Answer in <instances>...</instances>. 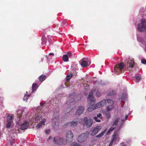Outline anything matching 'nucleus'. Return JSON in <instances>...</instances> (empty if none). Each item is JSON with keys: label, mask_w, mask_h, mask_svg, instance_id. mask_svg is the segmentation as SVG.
<instances>
[{"label": "nucleus", "mask_w": 146, "mask_h": 146, "mask_svg": "<svg viewBox=\"0 0 146 146\" xmlns=\"http://www.w3.org/2000/svg\"><path fill=\"white\" fill-rule=\"evenodd\" d=\"M69 123H67L64 125V127H70V125H69L67 124Z\"/></svg>", "instance_id": "nucleus-41"}, {"label": "nucleus", "mask_w": 146, "mask_h": 146, "mask_svg": "<svg viewBox=\"0 0 146 146\" xmlns=\"http://www.w3.org/2000/svg\"><path fill=\"white\" fill-rule=\"evenodd\" d=\"M141 62L143 64H146V60L145 59H142Z\"/></svg>", "instance_id": "nucleus-40"}, {"label": "nucleus", "mask_w": 146, "mask_h": 146, "mask_svg": "<svg viewBox=\"0 0 146 146\" xmlns=\"http://www.w3.org/2000/svg\"><path fill=\"white\" fill-rule=\"evenodd\" d=\"M114 130V128H110V129L107 131V134H108L111 131Z\"/></svg>", "instance_id": "nucleus-38"}, {"label": "nucleus", "mask_w": 146, "mask_h": 146, "mask_svg": "<svg viewBox=\"0 0 146 146\" xmlns=\"http://www.w3.org/2000/svg\"><path fill=\"white\" fill-rule=\"evenodd\" d=\"M84 111V107L82 106H80L76 111V115L79 116L83 113Z\"/></svg>", "instance_id": "nucleus-15"}, {"label": "nucleus", "mask_w": 146, "mask_h": 146, "mask_svg": "<svg viewBox=\"0 0 146 146\" xmlns=\"http://www.w3.org/2000/svg\"><path fill=\"white\" fill-rule=\"evenodd\" d=\"M119 67L117 66H115L114 68V72L117 74H119L120 73V71L122 70L123 67L125 66L121 62L119 63L118 65Z\"/></svg>", "instance_id": "nucleus-8"}, {"label": "nucleus", "mask_w": 146, "mask_h": 146, "mask_svg": "<svg viewBox=\"0 0 146 146\" xmlns=\"http://www.w3.org/2000/svg\"><path fill=\"white\" fill-rule=\"evenodd\" d=\"M94 119L97 122H100V119H99L97 117H94Z\"/></svg>", "instance_id": "nucleus-34"}, {"label": "nucleus", "mask_w": 146, "mask_h": 146, "mask_svg": "<svg viewBox=\"0 0 146 146\" xmlns=\"http://www.w3.org/2000/svg\"><path fill=\"white\" fill-rule=\"evenodd\" d=\"M41 106H43L44 104H41Z\"/></svg>", "instance_id": "nucleus-51"}, {"label": "nucleus", "mask_w": 146, "mask_h": 146, "mask_svg": "<svg viewBox=\"0 0 146 146\" xmlns=\"http://www.w3.org/2000/svg\"><path fill=\"white\" fill-rule=\"evenodd\" d=\"M52 139V137H51V136H50L49 138H48V140H47V141L48 142L49 141V140L50 139Z\"/></svg>", "instance_id": "nucleus-46"}, {"label": "nucleus", "mask_w": 146, "mask_h": 146, "mask_svg": "<svg viewBox=\"0 0 146 146\" xmlns=\"http://www.w3.org/2000/svg\"><path fill=\"white\" fill-rule=\"evenodd\" d=\"M121 146H126V145L124 144V143L123 142H122L121 143Z\"/></svg>", "instance_id": "nucleus-45"}, {"label": "nucleus", "mask_w": 146, "mask_h": 146, "mask_svg": "<svg viewBox=\"0 0 146 146\" xmlns=\"http://www.w3.org/2000/svg\"><path fill=\"white\" fill-rule=\"evenodd\" d=\"M120 119V117L117 118L115 120H114L112 126L113 127H114L115 125H117Z\"/></svg>", "instance_id": "nucleus-22"}, {"label": "nucleus", "mask_w": 146, "mask_h": 146, "mask_svg": "<svg viewBox=\"0 0 146 146\" xmlns=\"http://www.w3.org/2000/svg\"><path fill=\"white\" fill-rule=\"evenodd\" d=\"M85 59L86 60V58H83L81 60V65L82 67H86L89 66L91 62L90 60H88V59H87V61L84 60Z\"/></svg>", "instance_id": "nucleus-11"}, {"label": "nucleus", "mask_w": 146, "mask_h": 146, "mask_svg": "<svg viewBox=\"0 0 146 146\" xmlns=\"http://www.w3.org/2000/svg\"><path fill=\"white\" fill-rule=\"evenodd\" d=\"M10 130H12V131L11 132V133H13L15 134L19 133H21L20 131V130H21L22 131L25 130L27 128H8Z\"/></svg>", "instance_id": "nucleus-14"}, {"label": "nucleus", "mask_w": 146, "mask_h": 146, "mask_svg": "<svg viewBox=\"0 0 146 146\" xmlns=\"http://www.w3.org/2000/svg\"><path fill=\"white\" fill-rule=\"evenodd\" d=\"M13 136L15 137V135H14Z\"/></svg>", "instance_id": "nucleus-54"}, {"label": "nucleus", "mask_w": 146, "mask_h": 146, "mask_svg": "<svg viewBox=\"0 0 146 146\" xmlns=\"http://www.w3.org/2000/svg\"><path fill=\"white\" fill-rule=\"evenodd\" d=\"M66 136L67 140L69 141H71L74 137V134L70 131H67L66 133Z\"/></svg>", "instance_id": "nucleus-10"}, {"label": "nucleus", "mask_w": 146, "mask_h": 146, "mask_svg": "<svg viewBox=\"0 0 146 146\" xmlns=\"http://www.w3.org/2000/svg\"><path fill=\"white\" fill-rule=\"evenodd\" d=\"M59 114L58 112L54 113L52 117V126L54 127L59 126Z\"/></svg>", "instance_id": "nucleus-3"}, {"label": "nucleus", "mask_w": 146, "mask_h": 146, "mask_svg": "<svg viewBox=\"0 0 146 146\" xmlns=\"http://www.w3.org/2000/svg\"><path fill=\"white\" fill-rule=\"evenodd\" d=\"M88 102H90V103L91 104H90V106H89V107L88 109L87 110L88 111L90 112L98 108V107L97 106V105L96 104L94 105L93 104L94 102H91V101H89L88 100Z\"/></svg>", "instance_id": "nucleus-13"}, {"label": "nucleus", "mask_w": 146, "mask_h": 146, "mask_svg": "<svg viewBox=\"0 0 146 146\" xmlns=\"http://www.w3.org/2000/svg\"><path fill=\"white\" fill-rule=\"evenodd\" d=\"M145 52H146V48L145 49Z\"/></svg>", "instance_id": "nucleus-52"}, {"label": "nucleus", "mask_w": 146, "mask_h": 146, "mask_svg": "<svg viewBox=\"0 0 146 146\" xmlns=\"http://www.w3.org/2000/svg\"><path fill=\"white\" fill-rule=\"evenodd\" d=\"M72 74H70L69 75L67 76L66 78V80L67 81H68L70 79L72 78Z\"/></svg>", "instance_id": "nucleus-30"}, {"label": "nucleus", "mask_w": 146, "mask_h": 146, "mask_svg": "<svg viewBox=\"0 0 146 146\" xmlns=\"http://www.w3.org/2000/svg\"><path fill=\"white\" fill-rule=\"evenodd\" d=\"M97 117L99 118V119H102V115L101 113H99L97 115Z\"/></svg>", "instance_id": "nucleus-37"}, {"label": "nucleus", "mask_w": 146, "mask_h": 146, "mask_svg": "<svg viewBox=\"0 0 146 146\" xmlns=\"http://www.w3.org/2000/svg\"><path fill=\"white\" fill-rule=\"evenodd\" d=\"M30 95H25L23 98V100L24 101H25L27 100V99L29 97Z\"/></svg>", "instance_id": "nucleus-31"}, {"label": "nucleus", "mask_w": 146, "mask_h": 146, "mask_svg": "<svg viewBox=\"0 0 146 146\" xmlns=\"http://www.w3.org/2000/svg\"><path fill=\"white\" fill-rule=\"evenodd\" d=\"M112 141H114L115 143L119 139V137L117 133L114 132L112 137Z\"/></svg>", "instance_id": "nucleus-16"}, {"label": "nucleus", "mask_w": 146, "mask_h": 146, "mask_svg": "<svg viewBox=\"0 0 146 146\" xmlns=\"http://www.w3.org/2000/svg\"><path fill=\"white\" fill-rule=\"evenodd\" d=\"M17 125H20L21 128H27L29 127H30V125L31 124L26 121L21 123L20 121L19 120L18 122H17Z\"/></svg>", "instance_id": "nucleus-9"}, {"label": "nucleus", "mask_w": 146, "mask_h": 146, "mask_svg": "<svg viewBox=\"0 0 146 146\" xmlns=\"http://www.w3.org/2000/svg\"><path fill=\"white\" fill-rule=\"evenodd\" d=\"M110 94H109V95H112L114 94L113 92V91H112L111 92H110Z\"/></svg>", "instance_id": "nucleus-47"}, {"label": "nucleus", "mask_w": 146, "mask_h": 146, "mask_svg": "<svg viewBox=\"0 0 146 146\" xmlns=\"http://www.w3.org/2000/svg\"><path fill=\"white\" fill-rule=\"evenodd\" d=\"M89 146H91L90 145Z\"/></svg>", "instance_id": "nucleus-55"}, {"label": "nucleus", "mask_w": 146, "mask_h": 146, "mask_svg": "<svg viewBox=\"0 0 146 146\" xmlns=\"http://www.w3.org/2000/svg\"><path fill=\"white\" fill-rule=\"evenodd\" d=\"M14 116L13 115H9L7 117V121H10L13 122V120L14 118Z\"/></svg>", "instance_id": "nucleus-19"}, {"label": "nucleus", "mask_w": 146, "mask_h": 146, "mask_svg": "<svg viewBox=\"0 0 146 146\" xmlns=\"http://www.w3.org/2000/svg\"><path fill=\"white\" fill-rule=\"evenodd\" d=\"M46 40L45 38L43 39L42 41V44H43V43H45V42H46Z\"/></svg>", "instance_id": "nucleus-44"}, {"label": "nucleus", "mask_w": 146, "mask_h": 146, "mask_svg": "<svg viewBox=\"0 0 146 146\" xmlns=\"http://www.w3.org/2000/svg\"><path fill=\"white\" fill-rule=\"evenodd\" d=\"M67 55L70 58L72 57L73 56V54L70 52H68L67 53Z\"/></svg>", "instance_id": "nucleus-36"}, {"label": "nucleus", "mask_w": 146, "mask_h": 146, "mask_svg": "<svg viewBox=\"0 0 146 146\" xmlns=\"http://www.w3.org/2000/svg\"><path fill=\"white\" fill-rule=\"evenodd\" d=\"M50 130L49 129H47L45 130V132L46 134L48 135L50 133Z\"/></svg>", "instance_id": "nucleus-35"}, {"label": "nucleus", "mask_w": 146, "mask_h": 146, "mask_svg": "<svg viewBox=\"0 0 146 146\" xmlns=\"http://www.w3.org/2000/svg\"><path fill=\"white\" fill-rule=\"evenodd\" d=\"M98 132V128H95L90 132V133L92 135H94Z\"/></svg>", "instance_id": "nucleus-21"}, {"label": "nucleus", "mask_w": 146, "mask_h": 146, "mask_svg": "<svg viewBox=\"0 0 146 146\" xmlns=\"http://www.w3.org/2000/svg\"><path fill=\"white\" fill-rule=\"evenodd\" d=\"M88 134L87 133H84L79 135L78 137V141L80 143L83 142L86 140L88 137Z\"/></svg>", "instance_id": "nucleus-7"}, {"label": "nucleus", "mask_w": 146, "mask_h": 146, "mask_svg": "<svg viewBox=\"0 0 146 146\" xmlns=\"http://www.w3.org/2000/svg\"><path fill=\"white\" fill-rule=\"evenodd\" d=\"M106 100V105L107 106H113V102L111 100L108 99Z\"/></svg>", "instance_id": "nucleus-18"}, {"label": "nucleus", "mask_w": 146, "mask_h": 146, "mask_svg": "<svg viewBox=\"0 0 146 146\" xmlns=\"http://www.w3.org/2000/svg\"><path fill=\"white\" fill-rule=\"evenodd\" d=\"M128 116L127 115H126L125 117V120H127V118H128Z\"/></svg>", "instance_id": "nucleus-50"}, {"label": "nucleus", "mask_w": 146, "mask_h": 146, "mask_svg": "<svg viewBox=\"0 0 146 146\" xmlns=\"http://www.w3.org/2000/svg\"><path fill=\"white\" fill-rule=\"evenodd\" d=\"M127 94L126 93L123 94L121 98H120L121 100V102H124L125 100L126 99Z\"/></svg>", "instance_id": "nucleus-23"}, {"label": "nucleus", "mask_w": 146, "mask_h": 146, "mask_svg": "<svg viewBox=\"0 0 146 146\" xmlns=\"http://www.w3.org/2000/svg\"><path fill=\"white\" fill-rule=\"evenodd\" d=\"M137 29L141 32H146V20L142 19L137 25Z\"/></svg>", "instance_id": "nucleus-2"}, {"label": "nucleus", "mask_w": 146, "mask_h": 146, "mask_svg": "<svg viewBox=\"0 0 146 146\" xmlns=\"http://www.w3.org/2000/svg\"><path fill=\"white\" fill-rule=\"evenodd\" d=\"M49 55H52V56H53L54 55V54L52 53H50L49 54Z\"/></svg>", "instance_id": "nucleus-48"}, {"label": "nucleus", "mask_w": 146, "mask_h": 146, "mask_svg": "<svg viewBox=\"0 0 146 146\" xmlns=\"http://www.w3.org/2000/svg\"><path fill=\"white\" fill-rule=\"evenodd\" d=\"M121 126L123 125V123H124V120L123 119H122L121 120Z\"/></svg>", "instance_id": "nucleus-42"}, {"label": "nucleus", "mask_w": 146, "mask_h": 146, "mask_svg": "<svg viewBox=\"0 0 146 146\" xmlns=\"http://www.w3.org/2000/svg\"><path fill=\"white\" fill-rule=\"evenodd\" d=\"M135 77L137 80L136 81L137 82H138L139 80H141V76L140 75L135 76Z\"/></svg>", "instance_id": "nucleus-28"}, {"label": "nucleus", "mask_w": 146, "mask_h": 146, "mask_svg": "<svg viewBox=\"0 0 146 146\" xmlns=\"http://www.w3.org/2000/svg\"><path fill=\"white\" fill-rule=\"evenodd\" d=\"M22 110H19L17 111V113H18V117L19 116V115H20V113L22 112Z\"/></svg>", "instance_id": "nucleus-43"}, {"label": "nucleus", "mask_w": 146, "mask_h": 146, "mask_svg": "<svg viewBox=\"0 0 146 146\" xmlns=\"http://www.w3.org/2000/svg\"><path fill=\"white\" fill-rule=\"evenodd\" d=\"M108 106L107 108V110L108 111H109L112 109L113 108V106Z\"/></svg>", "instance_id": "nucleus-32"}, {"label": "nucleus", "mask_w": 146, "mask_h": 146, "mask_svg": "<svg viewBox=\"0 0 146 146\" xmlns=\"http://www.w3.org/2000/svg\"><path fill=\"white\" fill-rule=\"evenodd\" d=\"M46 58H48V57H47V56H46Z\"/></svg>", "instance_id": "nucleus-53"}, {"label": "nucleus", "mask_w": 146, "mask_h": 146, "mask_svg": "<svg viewBox=\"0 0 146 146\" xmlns=\"http://www.w3.org/2000/svg\"><path fill=\"white\" fill-rule=\"evenodd\" d=\"M106 100H103L97 104L96 105L97 107L98 108L106 105Z\"/></svg>", "instance_id": "nucleus-17"}, {"label": "nucleus", "mask_w": 146, "mask_h": 146, "mask_svg": "<svg viewBox=\"0 0 146 146\" xmlns=\"http://www.w3.org/2000/svg\"><path fill=\"white\" fill-rule=\"evenodd\" d=\"M84 121L85 122L86 127H90L92 125L93 120L92 119L90 118L88 119L86 117H85L84 119Z\"/></svg>", "instance_id": "nucleus-12"}, {"label": "nucleus", "mask_w": 146, "mask_h": 146, "mask_svg": "<svg viewBox=\"0 0 146 146\" xmlns=\"http://www.w3.org/2000/svg\"><path fill=\"white\" fill-rule=\"evenodd\" d=\"M115 143H116L114 142V141H112V140L111 139V142H110V143L109 146H112V145L113 144V143L115 144Z\"/></svg>", "instance_id": "nucleus-39"}, {"label": "nucleus", "mask_w": 146, "mask_h": 146, "mask_svg": "<svg viewBox=\"0 0 146 146\" xmlns=\"http://www.w3.org/2000/svg\"><path fill=\"white\" fill-rule=\"evenodd\" d=\"M107 114V117L108 118H109L110 117V115L108 113V114Z\"/></svg>", "instance_id": "nucleus-49"}, {"label": "nucleus", "mask_w": 146, "mask_h": 146, "mask_svg": "<svg viewBox=\"0 0 146 146\" xmlns=\"http://www.w3.org/2000/svg\"><path fill=\"white\" fill-rule=\"evenodd\" d=\"M53 141L54 143L60 145H65L68 141L67 139L59 138L57 137H55L54 138Z\"/></svg>", "instance_id": "nucleus-4"}, {"label": "nucleus", "mask_w": 146, "mask_h": 146, "mask_svg": "<svg viewBox=\"0 0 146 146\" xmlns=\"http://www.w3.org/2000/svg\"><path fill=\"white\" fill-rule=\"evenodd\" d=\"M37 85L36 84H33L32 85V91L33 92L35 91L37 88Z\"/></svg>", "instance_id": "nucleus-27"}, {"label": "nucleus", "mask_w": 146, "mask_h": 146, "mask_svg": "<svg viewBox=\"0 0 146 146\" xmlns=\"http://www.w3.org/2000/svg\"><path fill=\"white\" fill-rule=\"evenodd\" d=\"M62 58L64 62H67L68 60V57L67 55H64L63 56Z\"/></svg>", "instance_id": "nucleus-26"}, {"label": "nucleus", "mask_w": 146, "mask_h": 146, "mask_svg": "<svg viewBox=\"0 0 146 146\" xmlns=\"http://www.w3.org/2000/svg\"><path fill=\"white\" fill-rule=\"evenodd\" d=\"M13 122L9 121H7V122L6 124L7 128H9L11 127H12V126L13 125Z\"/></svg>", "instance_id": "nucleus-25"}, {"label": "nucleus", "mask_w": 146, "mask_h": 146, "mask_svg": "<svg viewBox=\"0 0 146 146\" xmlns=\"http://www.w3.org/2000/svg\"><path fill=\"white\" fill-rule=\"evenodd\" d=\"M78 123L76 121H73L71 123H69L67 124L70 125V127H75L77 125Z\"/></svg>", "instance_id": "nucleus-20"}, {"label": "nucleus", "mask_w": 146, "mask_h": 146, "mask_svg": "<svg viewBox=\"0 0 146 146\" xmlns=\"http://www.w3.org/2000/svg\"><path fill=\"white\" fill-rule=\"evenodd\" d=\"M96 88L95 87L93 88L91 91L90 92L88 98V100L91 102H94L95 100L93 97V94L96 91V95L97 97H99L100 96V93L98 90L96 91Z\"/></svg>", "instance_id": "nucleus-1"}, {"label": "nucleus", "mask_w": 146, "mask_h": 146, "mask_svg": "<svg viewBox=\"0 0 146 146\" xmlns=\"http://www.w3.org/2000/svg\"><path fill=\"white\" fill-rule=\"evenodd\" d=\"M46 78V76L44 75H42L39 77V79L40 82H42Z\"/></svg>", "instance_id": "nucleus-24"}, {"label": "nucleus", "mask_w": 146, "mask_h": 146, "mask_svg": "<svg viewBox=\"0 0 146 146\" xmlns=\"http://www.w3.org/2000/svg\"><path fill=\"white\" fill-rule=\"evenodd\" d=\"M71 146H80L79 144L75 142H72L71 144Z\"/></svg>", "instance_id": "nucleus-33"}, {"label": "nucleus", "mask_w": 146, "mask_h": 146, "mask_svg": "<svg viewBox=\"0 0 146 146\" xmlns=\"http://www.w3.org/2000/svg\"><path fill=\"white\" fill-rule=\"evenodd\" d=\"M35 120L36 121H38V120L41 121V122H40L36 126L37 128H40L41 127H44V123L45 122L46 120L44 119H43L41 116H37L36 117Z\"/></svg>", "instance_id": "nucleus-6"}, {"label": "nucleus", "mask_w": 146, "mask_h": 146, "mask_svg": "<svg viewBox=\"0 0 146 146\" xmlns=\"http://www.w3.org/2000/svg\"><path fill=\"white\" fill-rule=\"evenodd\" d=\"M135 65V62L134 61L131 60L129 58H128L125 63V67L127 68H133Z\"/></svg>", "instance_id": "nucleus-5"}, {"label": "nucleus", "mask_w": 146, "mask_h": 146, "mask_svg": "<svg viewBox=\"0 0 146 146\" xmlns=\"http://www.w3.org/2000/svg\"><path fill=\"white\" fill-rule=\"evenodd\" d=\"M106 130H104V131H102V132L101 133H100L99 135H98L96 136V137L98 138H99L101 137L102 136L104 133H105V132H106Z\"/></svg>", "instance_id": "nucleus-29"}]
</instances>
